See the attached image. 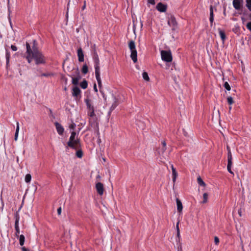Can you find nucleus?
<instances>
[{
	"label": "nucleus",
	"mask_w": 251,
	"mask_h": 251,
	"mask_svg": "<svg viewBox=\"0 0 251 251\" xmlns=\"http://www.w3.org/2000/svg\"><path fill=\"white\" fill-rule=\"evenodd\" d=\"M87 129L93 130L96 133L97 136L100 135L99 123L97 118L89 119V125Z\"/></svg>",
	"instance_id": "obj_1"
},
{
	"label": "nucleus",
	"mask_w": 251,
	"mask_h": 251,
	"mask_svg": "<svg viewBox=\"0 0 251 251\" xmlns=\"http://www.w3.org/2000/svg\"><path fill=\"white\" fill-rule=\"evenodd\" d=\"M32 57L35 60V63L37 65L44 64L46 62L45 58L43 54L39 50L32 51Z\"/></svg>",
	"instance_id": "obj_2"
},
{
	"label": "nucleus",
	"mask_w": 251,
	"mask_h": 251,
	"mask_svg": "<svg viewBox=\"0 0 251 251\" xmlns=\"http://www.w3.org/2000/svg\"><path fill=\"white\" fill-rule=\"evenodd\" d=\"M166 143L165 141H162L161 142V147H159L157 150V153L163 158H166L169 156L170 152V151H166Z\"/></svg>",
	"instance_id": "obj_3"
},
{
	"label": "nucleus",
	"mask_w": 251,
	"mask_h": 251,
	"mask_svg": "<svg viewBox=\"0 0 251 251\" xmlns=\"http://www.w3.org/2000/svg\"><path fill=\"white\" fill-rule=\"evenodd\" d=\"M128 47L131 51L130 57L133 62L136 63L137 61V53L135 48V42L133 40L130 41Z\"/></svg>",
	"instance_id": "obj_4"
},
{
	"label": "nucleus",
	"mask_w": 251,
	"mask_h": 251,
	"mask_svg": "<svg viewBox=\"0 0 251 251\" xmlns=\"http://www.w3.org/2000/svg\"><path fill=\"white\" fill-rule=\"evenodd\" d=\"M161 56L162 59L167 62L172 61L173 57L170 50H161Z\"/></svg>",
	"instance_id": "obj_5"
},
{
	"label": "nucleus",
	"mask_w": 251,
	"mask_h": 251,
	"mask_svg": "<svg viewBox=\"0 0 251 251\" xmlns=\"http://www.w3.org/2000/svg\"><path fill=\"white\" fill-rule=\"evenodd\" d=\"M96 46L94 45L93 46L94 48V52H93V58L95 63V69L96 70H100V61L99 59L98 55L96 52V49H95Z\"/></svg>",
	"instance_id": "obj_6"
},
{
	"label": "nucleus",
	"mask_w": 251,
	"mask_h": 251,
	"mask_svg": "<svg viewBox=\"0 0 251 251\" xmlns=\"http://www.w3.org/2000/svg\"><path fill=\"white\" fill-rule=\"evenodd\" d=\"M26 53L27 54L26 58L27 59L28 62L30 63L31 62L32 59H33L32 57V50L30 45L27 42L26 43Z\"/></svg>",
	"instance_id": "obj_7"
},
{
	"label": "nucleus",
	"mask_w": 251,
	"mask_h": 251,
	"mask_svg": "<svg viewBox=\"0 0 251 251\" xmlns=\"http://www.w3.org/2000/svg\"><path fill=\"white\" fill-rule=\"evenodd\" d=\"M244 0H233L232 4L233 7L236 10H240L242 8Z\"/></svg>",
	"instance_id": "obj_8"
},
{
	"label": "nucleus",
	"mask_w": 251,
	"mask_h": 251,
	"mask_svg": "<svg viewBox=\"0 0 251 251\" xmlns=\"http://www.w3.org/2000/svg\"><path fill=\"white\" fill-rule=\"evenodd\" d=\"M168 24L170 26L172 27L173 29H175V27L176 26L177 22L174 16H171L170 18H169Z\"/></svg>",
	"instance_id": "obj_9"
},
{
	"label": "nucleus",
	"mask_w": 251,
	"mask_h": 251,
	"mask_svg": "<svg viewBox=\"0 0 251 251\" xmlns=\"http://www.w3.org/2000/svg\"><path fill=\"white\" fill-rule=\"evenodd\" d=\"M96 188L100 195H102L103 194V185L101 182H98L96 184Z\"/></svg>",
	"instance_id": "obj_10"
},
{
	"label": "nucleus",
	"mask_w": 251,
	"mask_h": 251,
	"mask_svg": "<svg viewBox=\"0 0 251 251\" xmlns=\"http://www.w3.org/2000/svg\"><path fill=\"white\" fill-rule=\"evenodd\" d=\"M100 70L95 71V75L97 81L98 82V86L100 88H101L102 87V82L100 78Z\"/></svg>",
	"instance_id": "obj_11"
},
{
	"label": "nucleus",
	"mask_w": 251,
	"mask_h": 251,
	"mask_svg": "<svg viewBox=\"0 0 251 251\" xmlns=\"http://www.w3.org/2000/svg\"><path fill=\"white\" fill-rule=\"evenodd\" d=\"M167 5L163 4L161 2L158 3L156 5L157 10L161 12H165L167 10Z\"/></svg>",
	"instance_id": "obj_12"
},
{
	"label": "nucleus",
	"mask_w": 251,
	"mask_h": 251,
	"mask_svg": "<svg viewBox=\"0 0 251 251\" xmlns=\"http://www.w3.org/2000/svg\"><path fill=\"white\" fill-rule=\"evenodd\" d=\"M73 144V147H71L72 149L77 150L80 147V140L76 138L75 140H73L72 142Z\"/></svg>",
	"instance_id": "obj_13"
},
{
	"label": "nucleus",
	"mask_w": 251,
	"mask_h": 251,
	"mask_svg": "<svg viewBox=\"0 0 251 251\" xmlns=\"http://www.w3.org/2000/svg\"><path fill=\"white\" fill-rule=\"evenodd\" d=\"M75 136H76V133H75V132L73 131L71 133V136H70V137L69 138V141L67 143V145H68V147H73V144H72V142L73 141V140H75Z\"/></svg>",
	"instance_id": "obj_14"
},
{
	"label": "nucleus",
	"mask_w": 251,
	"mask_h": 251,
	"mask_svg": "<svg viewBox=\"0 0 251 251\" xmlns=\"http://www.w3.org/2000/svg\"><path fill=\"white\" fill-rule=\"evenodd\" d=\"M77 56L78 58V61L80 62L84 61V54L83 50L81 48L77 50Z\"/></svg>",
	"instance_id": "obj_15"
},
{
	"label": "nucleus",
	"mask_w": 251,
	"mask_h": 251,
	"mask_svg": "<svg viewBox=\"0 0 251 251\" xmlns=\"http://www.w3.org/2000/svg\"><path fill=\"white\" fill-rule=\"evenodd\" d=\"M55 125L58 133L59 135H62L64 132V128L63 126L58 123H55Z\"/></svg>",
	"instance_id": "obj_16"
},
{
	"label": "nucleus",
	"mask_w": 251,
	"mask_h": 251,
	"mask_svg": "<svg viewBox=\"0 0 251 251\" xmlns=\"http://www.w3.org/2000/svg\"><path fill=\"white\" fill-rule=\"evenodd\" d=\"M85 102L86 103L87 108L88 109V111H91V109L95 110L94 106L91 103L89 99H85Z\"/></svg>",
	"instance_id": "obj_17"
},
{
	"label": "nucleus",
	"mask_w": 251,
	"mask_h": 251,
	"mask_svg": "<svg viewBox=\"0 0 251 251\" xmlns=\"http://www.w3.org/2000/svg\"><path fill=\"white\" fill-rule=\"evenodd\" d=\"M176 201L177 211L179 213H181V212L182 211V209H183L182 204L181 201L177 198L176 200Z\"/></svg>",
	"instance_id": "obj_18"
},
{
	"label": "nucleus",
	"mask_w": 251,
	"mask_h": 251,
	"mask_svg": "<svg viewBox=\"0 0 251 251\" xmlns=\"http://www.w3.org/2000/svg\"><path fill=\"white\" fill-rule=\"evenodd\" d=\"M80 90L78 87H75L73 89V96L77 97L80 93Z\"/></svg>",
	"instance_id": "obj_19"
},
{
	"label": "nucleus",
	"mask_w": 251,
	"mask_h": 251,
	"mask_svg": "<svg viewBox=\"0 0 251 251\" xmlns=\"http://www.w3.org/2000/svg\"><path fill=\"white\" fill-rule=\"evenodd\" d=\"M209 21L211 25H212V23L214 21V13H213V8L212 5H210V18Z\"/></svg>",
	"instance_id": "obj_20"
},
{
	"label": "nucleus",
	"mask_w": 251,
	"mask_h": 251,
	"mask_svg": "<svg viewBox=\"0 0 251 251\" xmlns=\"http://www.w3.org/2000/svg\"><path fill=\"white\" fill-rule=\"evenodd\" d=\"M232 165V160H230V158L227 160V169L228 172L231 174H233V172L231 171V166Z\"/></svg>",
	"instance_id": "obj_21"
},
{
	"label": "nucleus",
	"mask_w": 251,
	"mask_h": 251,
	"mask_svg": "<svg viewBox=\"0 0 251 251\" xmlns=\"http://www.w3.org/2000/svg\"><path fill=\"white\" fill-rule=\"evenodd\" d=\"M118 104H119L118 100L115 97L114 101L110 108V111H113L117 106V105Z\"/></svg>",
	"instance_id": "obj_22"
},
{
	"label": "nucleus",
	"mask_w": 251,
	"mask_h": 251,
	"mask_svg": "<svg viewBox=\"0 0 251 251\" xmlns=\"http://www.w3.org/2000/svg\"><path fill=\"white\" fill-rule=\"evenodd\" d=\"M88 116L89 117V118H97L95 113V110L91 109V111H88Z\"/></svg>",
	"instance_id": "obj_23"
},
{
	"label": "nucleus",
	"mask_w": 251,
	"mask_h": 251,
	"mask_svg": "<svg viewBox=\"0 0 251 251\" xmlns=\"http://www.w3.org/2000/svg\"><path fill=\"white\" fill-rule=\"evenodd\" d=\"M78 76L76 77H72V83L74 85H77L78 83V81L80 78V76L79 75V73H78Z\"/></svg>",
	"instance_id": "obj_24"
},
{
	"label": "nucleus",
	"mask_w": 251,
	"mask_h": 251,
	"mask_svg": "<svg viewBox=\"0 0 251 251\" xmlns=\"http://www.w3.org/2000/svg\"><path fill=\"white\" fill-rule=\"evenodd\" d=\"M219 35L221 37V38L222 39V40L223 41H224L226 38V36L225 32L224 31L222 30L221 29H219Z\"/></svg>",
	"instance_id": "obj_25"
},
{
	"label": "nucleus",
	"mask_w": 251,
	"mask_h": 251,
	"mask_svg": "<svg viewBox=\"0 0 251 251\" xmlns=\"http://www.w3.org/2000/svg\"><path fill=\"white\" fill-rule=\"evenodd\" d=\"M19 129H20L19 123L18 122H17L16 129V132H15V137H14V139L16 141L17 140V138H18V133H19Z\"/></svg>",
	"instance_id": "obj_26"
},
{
	"label": "nucleus",
	"mask_w": 251,
	"mask_h": 251,
	"mask_svg": "<svg viewBox=\"0 0 251 251\" xmlns=\"http://www.w3.org/2000/svg\"><path fill=\"white\" fill-rule=\"evenodd\" d=\"M80 86L82 89H86L88 86L87 81L86 80H84L80 83Z\"/></svg>",
	"instance_id": "obj_27"
},
{
	"label": "nucleus",
	"mask_w": 251,
	"mask_h": 251,
	"mask_svg": "<svg viewBox=\"0 0 251 251\" xmlns=\"http://www.w3.org/2000/svg\"><path fill=\"white\" fill-rule=\"evenodd\" d=\"M25 238L24 235H21L19 238V243L21 246H23L25 243Z\"/></svg>",
	"instance_id": "obj_28"
},
{
	"label": "nucleus",
	"mask_w": 251,
	"mask_h": 251,
	"mask_svg": "<svg viewBox=\"0 0 251 251\" xmlns=\"http://www.w3.org/2000/svg\"><path fill=\"white\" fill-rule=\"evenodd\" d=\"M226 149H227V150L228 151V152H227V160H228V159L229 158H230V160H232L231 152L230 148L228 146H227Z\"/></svg>",
	"instance_id": "obj_29"
},
{
	"label": "nucleus",
	"mask_w": 251,
	"mask_h": 251,
	"mask_svg": "<svg viewBox=\"0 0 251 251\" xmlns=\"http://www.w3.org/2000/svg\"><path fill=\"white\" fill-rule=\"evenodd\" d=\"M15 229L16 230V235L18 236L20 233V228L19 226V223H15Z\"/></svg>",
	"instance_id": "obj_30"
},
{
	"label": "nucleus",
	"mask_w": 251,
	"mask_h": 251,
	"mask_svg": "<svg viewBox=\"0 0 251 251\" xmlns=\"http://www.w3.org/2000/svg\"><path fill=\"white\" fill-rule=\"evenodd\" d=\"M82 73L84 74H86L88 72V66L86 64L83 65L82 68Z\"/></svg>",
	"instance_id": "obj_31"
},
{
	"label": "nucleus",
	"mask_w": 251,
	"mask_h": 251,
	"mask_svg": "<svg viewBox=\"0 0 251 251\" xmlns=\"http://www.w3.org/2000/svg\"><path fill=\"white\" fill-rule=\"evenodd\" d=\"M142 76L143 78L146 81H150V77L148 75V74L147 72H144L142 74Z\"/></svg>",
	"instance_id": "obj_32"
},
{
	"label": "nucleus",
	"mask_w": 251,
	"mask_h": 251,
	"mask_svg": "<svg viewBox=\"0 0 251 251\" xmlns=\"http://www.w3.org/2000/svg\"><path fill=\"white\" fill-rule=\"evenodd\" d=\"M18 211H16V212L14 214V218L15 219V223H19L20 220V216L18 213Z\"/></svg>",
	"instance_id": "obj_33"
},
{
	"label": "nucleus",
	"mask_w": 251,
	"mask_h": 251,
	"mask_svg": "<svg viewBox=\"0 0 251 251\" xmlns=\"http://www.w3.org/2000/svg\"><path fill=\"white\" fill-rule=\"evenodd\" d=\"M197 181H198V184L200 185L203 186H204L205 185V183L204 182V181L202 180V179H201V177L199 176V177H198Z\"/></svg>",
	"instance_id": "obj_34"
},
{
	"label": "nucleus",
	"mask_w": 251,
	"mask_h": 251,
	"mask_svg": "<svg viewBox=\"0 0 251 251\" xmlns=\"http://www.w3.org/2000/svg\"><path fill=\"white\" fill-rule=\"evenodd\" d=\"M76 156L79 158H82L83 156V152L81 150H78L76 152Z\"/></svg>",
	"instance_id": "obj_35"
},
{
	"label": "nucleus",
	"mask_w": 251,
	"mask_h": 251,
	"mask_svg": "<svg viewBox=\"0 0 251 251\" xmlns=\"http://www.w3.org/2000/svg\"><path fill=\"white\" fill-rule=\"evenodd\" d=\"M246 7L251 11V0H246Z\"/></svg>",
	"instance_id": "obj_36"
},
{
	"label": "nucleus",
	"mask_w": 251,
	"mask_h": 251,
	"mask_svg": "<svg viewBox=\"0 0 251 251\" xmlns=\"http://www.w3.org/2000/svg\"><path fill=\"white\" fill-rule=\"evenodd\" d=\"M31 176L30 174L26 175L25 176V181L26 183H28L31 181Z\"/></svg>",
	"instance_id": "obj_37"
},
{
	"label": "nucleus",
	"mask_w": 251,
	"mask_h": 251,
	"mask_svg": "<svg viewBox=\"0 0 251 251\" xmlns=\"http://www.w3.org/2000/svg\"><path fill=\"white\" fill-rule=\"evenodd\" d=\"M172 175H173V182H175L176 177L177 176V173L176 171L172 172Z\"/></svg>",
	"instance_id": "obj_38"
},
{
	"label": "nucleus",
	"mask_w": 251,
	"mask_h": 251,
	"mask_svg": "<svg viewBox=\"0 0 251 251\" xmlns=\"http://www.w3.org/2000/svg\"><path fill=\"white\" fill-rule=\"evenodd\" d=\"M10 57V52L7 50H6V59L7 65L9 63Z\"/></svg>",
	"instance_id": "obj_39"
},
{
	"label": "nucleus",
	"mask_w": 251,
	"mask_h": 251,
	"mask_svg": "<svg viewBox=\"0 0 251 251\" xmlns=\"http://www.w3.org/2000/svg\"><path fill=\"white\" fill-rule=\"evenodd\" d=\"M176 230H177V234H176V236H177V237L179 239L180 238V230H179V222H178L176 224Z\"/></svg>",
	"instance_id": "obj_40"
},
{
	"label": "nucleus",
	"mask_w": 251,
	"mask_h": 251,
	"mask_svg": "<svg viewBox=\"0 0 251 251\" xmlns=\"http://www.w3.org/2000/svg\"><path fill=\"white\" fill-rule=\"evenodd\" d=\"M203 203H206L207 201V199H208V194L206 193H204L203 195Z\"/></svg>",
	"instance_id": "obj_41"
},
{
	"label": "nucleus",
	"mask_w": 251,
	"mask_h": 251,
	"mask_svg": "<svg viewBox=\"0 0 251 251\" xmlns=\"http://www.w3.org/2000/svg\"><path fill=\"white\" fill-rule=\"evenodd\" d=\"M31 50L32 51H34L35 50H39L37 49L36 42L35 40L33 41V45L32 46V49Z\"/></svg>",
	"instance_id": "obj_42"
},
{
	"label": "nucleus",
	"mask_w": 251,
	"mask_h": 251,
	"mask_svg": "<svg viewBox=\"0 0 251 251\" xmlns=\"http://www.w3.org/2000/svg\"><path fill=\"white\" fill-rule=\"evenodd\" d=\"M227 101L229 104L231 105L234 103V101L233 100V99L231 97H228L227 98Z\"/></svg>",
	"instance_id": "obj_43"
},
{
	"label": "nucleus",
	"mask_w": 251,
	"mask_h": 251,
	"mask_svg": "<svg viewBox=\"0 0 251 251\" xmlns=\"http://www.w3.org/2000/svg\"><path fill=\"white\" fill-rule=\"evenodd\" d=\"M224 87L228 91L230 90V86L227 82H226L224 85Z\"/></svg>",
	"instance_id": "obj_44"
},
{
	"label": "nucleus",
	"mask_w": 251,
	"mask_h": 251,
	"mask_svg": "<svg viewBox=\"0 0 251 251\" xmlns=\"http://www.w3.org/2000/svg\"><path fill=\"white\" fill-rule=\"evenodd\" d=\"M52 75H53V74L50 73H43L41 75V76L46 77H48Z\"/></svg>",
	"instance_id": "obj_45"
},
{
	"label": "nucleus",
	"mask_w": 251,
	"mask_h": 251,
	"mask_svg": "<svg viewBox=\"0 0 251 251\" xmlns=\"http://www.w3.org/2000/svg\"><path fill=\"white\" fill-rule=\"evenodd\" d=\"M246 27L249 30L251 31V22H249L246 25Z\"/></svg>",
	"instance_id": "obj_46"
},
{
	"label": "nucleus",
	"mask_w": 251,
	"mask_h": 251,
	"mask_svg": "<svg viewBox=\"0 0 251 251\" xmlns=\"http://www.w3.org/2000/svg\"><path fill=\"white\" fill-rule=\"evenodd\" d=\"M214 242L216 245H218L219 243V239L218 237L215 236L214 237Z\"/></svg>",
	"instance_id": "obj_47"
},
{
	"label": "nucleus",
	"mask_w": 251,
	"mask_h": 251,
	"mask_svg": "<svg viewBox=\"0 0 251 251\" xmlns=\"http://www.w3.org/2000/svg\"><path fill=\"white\" fill-rule=\"evenodd\" d=\"M11 49L13 51H16L17 50V48L14 45H11Z\"/></svg>",
	"instance_id": "obj_48"
},
{
	"label": "nucleus",
	"mask_w": 251,
	"mask_h": 251,
	"mask_svg": "<svg viewBox=\"0 0 251 251\" xmlns=\"http://www.w3.org/2000/svg\"><path fill=\"white\" fill-rule=\"evenodd\" d=\"M61 211H62V209H61V207H59L58 209H57V213L59 215L61 214Z\"/></svg>",
	"instance_id": "obj_49"
},
{
	"label": "nucleus",
	"mask_w": 251,
	"mask_h": 251,
	"mask_svg": "<svg viewBox=\"0 0 251 251\" xmlns=\"http://www.w3.org/2000/svg\"><path fill=\"white\" fill-rule=\"evenodd\" d=\"M148 1L149 3L151 4H154L155 1L154 0H148Z\"/></svg>",
	"instance_id": "obj_50"
},
{
	"label": "nucleus",
	"mask_w": 251,
	"mask_h": 251,
	"mask_svg": "<svg viewBox=\"0 0 251 251\" xmlns=\"http://www.w3.org/2000/svg\"><path fill=\"white\" fill-rule=\"evenodd\" d=\"M94 91L96 92H98V89H97V85H96V84H95V83L94 85Z\"/></svg>",
	"instance_id": "obj_51"
},
{
	"label": "nucleus",
	"mask_w": 251,
	"mask_h": 251,
	"mask_svg": "<svg viewBox=\"0 0 251 251\" xmlns=\"http://www.w3.org/2000/svg\"><path fill=\"white\" fill-rule=\"evenodd\" d=\"M85 8H86V1H84V5L82 7V10H84L85 9Z\"/></svg>",
	"instance_id": "obj_52"
},
{
	"label": "nucleus",
	"mask_w": 251,
	"mask_h": 251,
	"mask_svg": "<svg viewBox=\"0 0 251 251\" xmlns=\"http://www.w3.org/2000/svg\"><path fill=\"white\" fill-rule=\"evenodd\" d=\"M22 250L23 251H29V250L27 249H26V248H25V247H23L22 248Z\"/></svg>",
	"instance_id": "obj_53"
},
{
	"label": "nucleus",
	"mask_w": 251,
	"mask_h": 251,
	"mask_svg": "<svg viewBox=\"0 0 251 251\" xmlns=\"http://www.w3.org/2000/svg\"><path fill=\"white\" fill-rule=\"evenodd\" d=\"M171 168H172V172L176 171V169L174 168V167L173 165H171Z\"/></svg>",
	"instance_id": "obj_54"
},
{
	"label": "nucleus",
	"mask_w": 251,
	"mask_h": 251,
	"mask_svg": "<svg viewBox=\"0 0 251 251\" xmlns=\"http://www.w3.org/2000/svg\"><path fill=\"white\" fill-rule=\"evenodd\" d=\"M241 20L242 21V22L243 23H244L245 21H246V19L245 18L243 17H241Z\"/></svg>",
	"instance_id": "obj_55"
},
{
	"label": "nucleus",
	"mask_w": 251,
	"mask_h": 251,
	"mask_svg": "<svg viewBox=\"0 0 251 251\" xmlns=\"http://www.w3.org/2000/svg\"><path fill=\"white\" fill-rule=\"evenodd\" d=\"M238 214H239V215H240V216H242V215H241V209H240V210H238Z\"/></svg>",
	"instance_id": "obj_56"
},
{
	"label": "nucleus",
	"mask_w": 251,
	"mask_h": 251,
	"mask_svg": "<svg viewBox=\"0 0 251 251\" xmlns=\"http://www.w3.org/2000/svg\"><path fill=\"white\" fill-rule=\"evenodd\" d=\"M75 125H72L70 126V127L71 128H75Z\"/></svg>",
	"instance_id": "obj_57"
},
{
	"label": "nucleus",
	"mask_w": 251,
	"mask_h": 251,
	"mask_svg": "<svg viewBox=\"0 0 251 251\" xmlns=\"http://www.w3.org/2000/svg\"><path fill=\"white\" fill-rule=\"evenodd\" d=\"M141 124L143 125V126H142V129H144V124H143V123H141Z\"/></svg>",
	"instance_id": "obj_58"
},
{
	"label": "nucleus",
	"mask_w": 251,
	"mask_h": 251,
	"mask_svg": "<svg viewBox=\"0 0 251 251\" xmlns=\"http://www.w3.org/2000/svg\"><path fill=\"white\" fill-rule=\"evenodd\" d=\"M139 123H141V122H140V121H138V122H137V125H139Z\"/></svg>",
	"instance_id": "obj_59"
},
{
	"label": "nucleus",
	"mask_w": 251,
	"mask_h": 251,
	"mask_svg": "<svg viewBox=\"0 0 251 251\" xmlns=\"http://www.w3.org/2000/svg\"><path fill=\"white\" fill-rule=\"evenodd\" d=\"M229 110H231V106H230V107H229Z\"/></svg>",
	"instance_id": "obj_60"
},
{
	"label": "nucleus",
	"mask_w": 251,
	"mask_h": 251,
	"mask_svg": "<svg viewBox=\"0 0 251 251\" xmlns=\"http://www.w3.org/2000/svg\"><path fill=\"white\" fill-rule=\"evenodd\" d=\"M69 4H70V2H68V6H69Z\"/></svg>",
	"instance_id": "obj_61"
},
{
	"label": "nucleus",
	"mask_w": 251,
	"mask_h": 251,
	"mask_svg": "<svg viewBox=\"0 0 251 251\" xmlns=\"http://www.w3.org/2000/svg\"><path fill=\"white\" fill-rule=\"evenodd\" d=\"M97 177H98V178H99L100 176H98Z\"/></svg>",
	"instance_id": "obj_62"
}]
</instances>
